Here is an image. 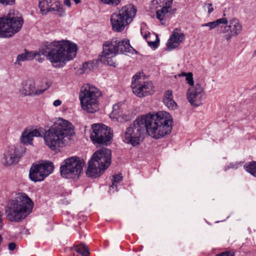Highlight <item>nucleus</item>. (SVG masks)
Wrapping results in <instances>:
<instances>
[{"label": "nucleus", "instance_id": "nucleus-10", "mask_svg": "<svg viewBox=\"0 0 256 256\" xmlns=\"http://www.w3.org/2000/svg\"><path fill=\"white\" fill-rule=\"evenodd\" d=\"M113 134L110 128L103 124L92 125L90 139L94 144L107 145L111 141Z\"/></svg>", "mask_w": 256, "mask_h": 256}, {"label": "nucleus", "instance_id": "nucleus-25", "mask_svg": "<svg viewBox=\"0 0 256 256\" xmlns=\"http://www.w3.org/2000/svg\"><path fill=\"white\" fill-rule=\"evenodd\" d=\"M173 0H153L152 2L156 8L164 7L171 8Z\"/></svg>", "mask_w": 256, "mask_h": 256}, {"label": "nucleus", "instance_id": "nucleus-29", "mask_svg": "<svg viewBox=\"0 0 256 256\" xmlns=\"http://www.w3.org/2000/svg\"><path fill=\"white\" fill-rule=\"evenodd\" d=\"M74 250L78 253L80 254L82 256H88L90 252L87 246L83 244L75 246Z\"/></svg>", "mask_w": 256, "mask_h": 256}, {"label": "nucleus", "instance_id": "nucleus-23", "mask_svg": "<svg viewBox=\"0 0 256 256\" xmlns=\"http://www.w3.org/2000/svg\"><path fill=\"white\" fill-rule=\"evenodd\" d=\"M228 24V20L226 18H218L214 20L213 22H208L207 23H205L202 24L201 26L202 27H208L209 30H211L212 29L216 28L217 26H218L220 24Z\"/></svg>", "mask_w": 256, "mask_h": 256}, {"label": "nucleus", "instance_id": "nucleus-3", "mask_svg": "<svg viewBox=\"0 0 256 256\" xmlns=\"http://www.w3.org/2000/svg\"><path fill=\"white\" fill-rule=\"evenodd\" d=\"M74 134L72 123L60 118L45 132L44 138L46 144L54 150L57 148L65 144Z\"/></svg>", "mask_w": 256, "mask_h": 256}, {"label": "nucleus", "instance_id": "nucleus-21", "mask_svg": "<svg viewBox=\"0 0 256 256\" xmlns=\"http://www.w3.org/2000/svg\"><path fill=\"white\" fill-rule=\"evenodd\" d=\"M156 12V16L160 20L162 24H166V20L170 18V16L174 12L171 8H167L164 7L160 8Z\"/></svg>", "mask_w": 256, "mask_h": 256}, {"label": "nucleus", "instance_id": "nucleus-5", "mask_svg": "<svg viewBox=\"0 0 256 256\" xmlns=\"http://www.w3.org/2000/svg\"><path fill=\"white\" fill-rule=\"evenodd\" d=\"M132 48L128 40H120L117 38L104 43L103 45L102 54L100 56L99 60L105 64L116 66L113 58L120 52V54L130 52Z\"/></svg>", "mask_w": 256, "mask_h": 256}, {"label": "nucleus", "instance_id": "nucleus-15", "mask_svg": "<svg viewBox=\"0 0 256 256\" xmlns=\"http://www.w3.org/2000/svg\"><path fill=\"white\" fill-rule=\"evenodd\" d=\"M91 158L104 169L106 170L112 162V152L110 150L102 148L96 151Z\"/></svg>", "mask_w": 256, "mask_h": 256}, {"label": "nucleus", "instance_id": "nucleus-13", "mask_svg": "<svg viewBox=\"0 0 256 256\" xmlns=\"http://www.w3.org/2000/svg\"><path fill=\"white\" fill-rule=\"evenodd\" d=\"M140 76L136 74L133 76L131 88L133 93L138 97L146 96L154 93V86L152 82H142Z\"/></svg>", "mask_w": 256, "mask_h": 256}, {"label": "nucleus", "instance_id": "nucleus-16", "mask_svg": "<svg viewBox=\"0 0 256 256\" xmlns=\"http://www.w3.org/2000/svg\"><path fill=\"white\" fill-rule=\"evenodd\" d=\"M46 88H36L35 81L32 78H28L22 83L20 92L24 96H36L42 94Z\"/></svg>", "mask_w": 256, "mask_h": 256}, {"label": "nucleus", "instance_id": "nucleus-31", "mask_svg": "<svg viewBox=\"0 0 256 256\" xmlns=\"http://www.w3.org/2000/svg\"><path fill=\"white\" fill-rule=\"evenodd\" d=\"M181 75L182 76H186V78L187 81V82L190 86H194V80H193V77H192V73H191V72H188V73L182 72Z\"/></svg>", "mask_w": 256, "mask_h": 256}, {"label": "nucleus", "instance_id": "nucleus-40", "mask_svg": "<svg viewBox=\"0 0 256 256\" xmlns=\"http://www.w3.org/2000/svg\"><path fill=\"white\" fill-rule=\"evenodd\" d=\"M90 65V66H92V64L91 62H86L84 64V68H88L90 69V68L89 66Z\"/></svg>", "mask_w": 256, "mask_h": 256}, {"label": "nucleus", "instance_id": "nucleus-20", "mask_svg": "<svg viewBox=\"0 0 256 256\" xmlns=\"http://www.w3.org/2000/svg\"><path fill=\"white\" fill-rule=\"evenodd\" d=\"M184 34L182 33L174 32L168 39L166 44L169 50L177 48L182 41Z\"/></svg>", "mask_w": 256, "mask_h": 256}, {"label": "nucleus", "instance_id": "nucleus-9", "mask_svg": "<svg viewBox=\"0 0 256 256\" xmlns=\"http://www.w3.org/2000/svg\"><path fill=\"white\" fill-rule=\"evenodd\" d=\"M84 165V160L78 157L74 156L68 158L64 160L60 166V174L64 178H78Z\"/></svg>", "mask_w": 256, "mask_h": 256}, {"label": "nucleus", "instance_id": "nucleus-6", "mask_svg": "<svg viewBox=\"0 0 256 256\" xmlns=\"http://www.w3.org/2000/svg\"><path fill=\"white\" fill-rule=\"evenodd\" d=\"M24 20L14 10L0 18V38H8L18 33L22 28Z\"/></svg>", "mask_w": 256, "mask_h": 256}, {"label": "nucleus", "instance_id": "nucleus-35", "mask_svg": "<svg viewBox=\"0 0 256 256\" xmlns=\"http://www.w3.org/2000/svg\"><path fill=\"white\" fill-rule=\"evenodd\" d=\"M216 256H234V253L230 252H225L218 254Z\"/></svg>", "mask_w": 256, "mask_h": 256}, {"label": "nucleus", "instance_id": "nucleus-34", "mask_svg": "<svg viewBox=\"0 0 256 256\" xmlns=\"http://www.w3.org/2000/svg\"><path fill=\"white\" fill-rule=\"evenodd\" d=\"M15 0H0V4L4 5H10L14 2Z\"/></svg>", "mask_w": 256, "mask_h": 256}, {"label": "nucleus", "instance_id": "nucleus-45", "mask_svg": "<svg viewBox=\"0 0 256 256\" xmlns=\"http://www.w3.org/2000/svg\"><path fill=\"white\" fill-rule=\"evenodd\" d=\"M254 53L256 54V50L254 51Z\"/></svg>", "mask_w": 256, "mask_h": 256}, {"label": "nucleus", "instance_id": "nucleus-2", "mask_svg": "<svg viewBox=\"0 0 256 256\" xmlns=\"http://www.w3.org/2000/svg\"><path fill=\"white\" fill-rule=\"evenodd\" d=\"M77 46L68 40L46 42L40 50V52L46 56L52 65L56 68H62L66 62L75 58Z\"/></svg>", "mask_w": 256, "mask_h": 256}, {"label": "nucleus", "instance_id": "nucleus-27", "mask_svg": "<svg viewBox=\"0 0 256 256\" xmlns=\"http://www.w3.org/2000/svg\"><path fill=\"white\" fill-rule=\"evenodd\" d=\"M51 3L52 0H43L40 2L38 6L42 14H46L49 12L50 4Z\"/></svg>", "mask_w": 256, "mask_h": 256}, {"label": "nucleus", "instance_id": "nucleus-24", "mask_svg": "<svg viewBox=\"0 0 256 256\" xmlns=\"http://www.w3.org/2000/svg\"><path fill=\"white\" fill-rule=\"evenodd\" d=\"M38 54L36 52H26L18 56L16 63L20 64V62L28 60L33 59Z\"/></svg>", "mask_w": 256, "mask_h": 256}, {"label": "nucleus", "instance_id": "nucleus-38", "mask_svg": "<svg viewBox=\"0 0 256 256\" xmlns=\"http://www.w3.org/2000/svg\"><path fill=\"white\" fill-rule=\"evenodd\" d=\"M62 102L60 100H54L53 102V105L54 106H58L62 104Z\"/></svg>", "mask_w": 256, "mask_h": 256}, {"label": "nucleus", "instance_id": "nucleus-36", "mask_svg": "<svg viewBox=\"0 0 256 256\" xmlns=\"http://www.w3.org/2000/svg\"><path fill=\"white\" fill-rule=\"evenodd\" d=\"M16 248V244L14 242H10L8 244V249L10 250H14Z\"/></svg>", "mask_w": 256, "mask_h": 256}, {"label": "nucleus", "instance_id": "nucleus-33", "mask_svg": "<svg viewBox=\"0 0 256 256\" xmlns=\"http://www.w3.org/2000/svg\"><path fill=\"white\" fill-rule=\"evenodd\" d=\"M158 43H159V39L158 38H157L156 40H155L154 42L150 41V42H148V44L150 46L154 48H156L158 46Z\"/></svg>", "mask_w": 256, "mask_h": 256}, {"label": "nucleus", "instance_id": "nucleus-1", "mask_svg": "<svg viewBox=\"0 0 256 256\" xmlns=\"http://www.w3.org/2000/svg\"><path fill=\"white\" fill-rule=\"evenodd\" d=\"M172 123V116L165 111L142 116L126 128L124 141L136 146L143 140L146 132L153 138H161L171 132Z\"/></svg>", "mask_w": 256, "mask_h": 256}, {"label": "nucleus", "instance_id": "nucleus-37", "mask_svg": "<svg viewBox=\"0 0 256 256\" xmlns=\"http://www.w3.org/2000/svg\"><path fill=\"white\" fill-rule=\"evenodd\" d=\"M206 6H207L208 14H210L214 10L212 4H208Z\"/></svg>", "mask_w": 256, "mask_h": 256}, {"label": "nucleus", "instance_id": "nucleus-43", "mask_svg": "<svg viewBox=\"0 0 256 256\" xmlns=\"http://www.w3.org/2000/svg\"><path fill=\"white\" fill-rule=\"evenodd\" d=\"M146 37H147V36H146H146H144V38H146Z\"/></svg>", "mask_w": 256, "mask_h": 256}, {"label": "nucleus", "instance_id": "nucleus-8", "mask_svg": "<svg viewBox=\"0 0 256 256\" xmlns=\"http://www.w3.org/2000/svg\"><path fill=\"white\" fill-rule=\"evenodd\" d=\"M100 95V92L95 86L90 84L84 86L80 94L82 109L89 113H94L98 110V98Z\"/></svg>", "mask_w": 256, "mask_h": 256}, {"label": "nucleus", "instance_id": "nucleus-7", "mask_svg": "<svg viewBox=\"0 0 256 256\" xmlns=\"http://www.w3.org/2000/svg\"><path fill=\"white\" fill-rule=\"evenodd\" d=\"M136 9L133 4L124 6L118 12H114L110 16V24L112 30L121 32L133 20Z\"/></svg>", "mask_w": 256, "mask_h": 256}, {"label": "nucleus", "instance_id": "nucleus-41", "mask_svg": "<svg viewBox=\"0 0 256 256\" xmlns=\"http://www.w3.org/2000/svg\"><path fill=\"white\" fill-rule=\"evenodd\" d=\"M64 4L66 6H68V7H70V6H71L70 0H64Z\"/></svg>", "mask_w": 256, "mask_h": 256}, {"label": "nucleus", "instance_id": "nucleus-4", "mask_svg": "<svg viewBox=\"0 0 256 256\" xmlns=\"http://www.w3.org/2000/svg\"><path fill=\"white\" fill-rule=\"evenodd\" d=\"M34 202L25 193L18 192L10 199L5 207L8 220L11 222H19L26 218L32 212Z\"/></svg>", "mask_w": 256, "mask_h": 256}, {"label": "nucleus", "instance_id": "nucleus-28", "mask_svg": "<svg viewBox=\"0 0 256 256\" xmlns=\"http://www.w3.org/2000/svg\"><path fill=\"white\" fill-rule=\"evenodd\" d=\"M59 12L60 16H62L64 14V12L61 6V5L59 2L56 1L53 4H50L49 12Z\"/></svg>", "mask_w": 256, "mask_h": 256}, {"label": "nucleus", "instance_id": "nucleus-19", "mask_svg": "<svg viewBox=\"0 0 256 256\" xmlns=\"http://www.w3.org/2000/svg\"><path fill=\"white\" fill-rule=\"evenodd\" d=\"M34 136H42V134L36 129L32 130H26L22 133L20 140L21 142L24 144H32Z\"/></svg>", "mask_w": 256, "mask_h": 256}, {"label": "nucleus", "instance_id": "nucleus-17", "mask_svg": "<svg viewBox=\"0 0 256 256\" xmlns=\"http://www.w3.org/2000/svg\"><path fill=\"white\" fill-rule=\"evenodd\" d=\"M220 32L226 34L224 37L228 41L232 37L238 36L242 30V26L239 20L236 18H233L230 20L229 25L220 27Z\"/></svg>", "mask_w": 256, "mask_h": 256}, {"label": "nucleus", "instance_id": "nucleus-11", "mask_svg": "<svg viewBox=\"0 0 256 256\" xmlns=\"http://www.w3.org/2000/svg\"><path fill=\"white\" fill-rule=\"evenodd\" d=\"M26 148L20 146H12L6 148L1 160L2 164L6 166H11L18 162L25 153Z\"/></svg>", "mask_w": 256, "mask_h": 256}, {"label": "nucleus", "instance_id": "nucleus-26", "mask_svg": "<svg viewBox=\"0 0 256 256\" xmlns=\"http://www.w3.org/2000/svg\"><path fill=\"white\" fill-rule=\"evenodd\" d=\"M122 104L119 102L113 106L112 111L110 114V117L111 118H118V117L121 116L122 114Z\"/></svg>", "mask_w": 256, "mask_h": 256}, {"label": "nucleus", "instance_id": "nucleus-42", "mask_svg": "<svg viewBox=\"0 0 256 256\" xmlns=\"http://www.w3.org/2000/svg\"><path fill=\"white\" fill-rule=\"evenodd\" d=\"M74 2H75V3L76 4H78L80 2V0H74Z\"/></svg>", "mask_w": 256, "mask_h": 256}, {"label": "nucleus", "instance_id": "nucleus-18", "mask_svg": "<svg viewBox=\"0 0 256 256\" xmlns=\"http://www.w3.org/2000/svg\"><path fill=\"white\" fill-rule=\"evenodd\" d=\"M105 170L100 166L96 164L95 161L90 158L88 161V166L86 172V174L88 177L96 178L102 174Z\"/></svg>", "mask_w": 256, "mask_h": 256}, {"label": "nucleus", "instance_id": "nucleus-22", "mask_svg": "<svg viewBox=\"0 0 256 256\" xmlns=\"http://www.w3.org/2000/svg\"><path fill=\"white\" fill-rule=\"evenodd\" d=\"M163 102L166 106L170 110H174L176 107V104L173 100L172 91L166 92L163 98Z\"/></svg>", "mask_w": 256, "mask_h": 256}, {"label": "nucleus", "instance_id": "nucleus-44", "mask_svg": "<svg viewBox=\"0 0 256 256\" xmlns=\"http://www.w3.org/2000/svg\"><path fill=\"white\" fill-rule=\"evenodd\" d=\"M224 16H226V14H224Z\"/></svg>", "mask_w": 256, "mask_h": 256}, {"label": "nucleus", "instance_id": "nucleus-30", "mask_svg": "<svg viewBox=\"0 0 256 256\" xmlns=\"http://www.w3.org/2000/svg\"><path fill=\"white\" fill-rule=\"evenodd\" d=\"M122 176L121 174L114 175L112 176V184L110 188H115L116 191H118V184L122 180Z\"/></svg>", "mask_w": 256, "mask_h": 256}, {"label": "nucleus", "instance_id": "nucleus-14", "mask_svg": "<svg viewBox=\"0 0 256 256\" xmlns=\"http://www.w3.org/2000/svg\"><path fill=\"white\" fill-rule=\"evenodd\" d=\"M204 95L205 92L202 86L200 84H196L188 88L186 97L190 104L196 107L202 104Z\"/></svg>", "mask_w": 256, "mask_h": 256}, {"label": "nucleus", "instance_id": "nucleus-12", "mask_svg": "<svg viewBox=\"0 0 256 256\" xmlns=\"http://www.w3.org/2000/svg\"><path fill=\"white\" fill-rule=\"evenodd\" d=\"M54 168V164L51 162L33 164L30 170V178L34 182L42 181L52 172Z\"/></svg>", "mask_w": 256, "mask_h": 256}, {"label": "nucleus", "instance_id": "nucleus-32", "mask_svg": "<svg viewBox=\"0 0 256 256\" xmlns=\"http://www.w3.org/2000/svg\"><path fill=\"white\" fill-rule=\"evenodd\" d=\"M102 2L105 4L112 6H118L122 0H100Z\"/></svg>", "mask_w": 256, "mask_h": 256}, {"label": "nucleus", "instance_id": "nucleus-39", "mask_svg": "<svg viewBox=\"0 0 256 256\" xmlns=\"http://www.w3.org/2000/svg\"><path fill=\"white\" fill-rule=\"evenodd\" d=\"M228 168H238L237 164H230V165L228 166Z\"/></svg>", "mask_w": 256, "mask_h": 256}]
</instances>
